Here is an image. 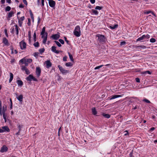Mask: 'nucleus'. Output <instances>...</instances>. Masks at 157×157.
<instances>
[{"label": "nucleus", "instance_id": "49530a36", "mask_svg": "<svg viewBox=\"0 0 157 157\" xmlns=\"http://www.w3.org/2000/svg\"><path fill=\"white\" fill-rule=\"evenodd\" d=\"M25 71L26 74L29 75L30 74V72L28 69H26Z\"/></svg>", "mask_w": 157, "mask_h": 157}, {"label": "nucleus", "instance_id": "c03bdc74", "mask_svg": "<svg viewBox=\"0 0 157 157\" xmlns=\"http://www.w3.org/2000/svg\"><path fill=\"white\" fill-rule=\"evenodd\" d=\"M104 66L103 65H101L100 66H97V67H96L95 68H94V69L95 70H97V69H99L102 66Z\"/></svg>", "mask_w": 157, "mask_h": 157}, {"label": "nucleus", "instance_id": "0eeeda50", "mask_svg": "<svg viewBox=\"0 0 157 157\" xmlns=\"http://www.w3.org/2000/svg\"><path fill=\"white\" fill-rule=\"evenodd\" d=\"M20 46L21 48L22 49H24L26 48V44L23 40L20 43Z\"/></svg>", "mask_w": 157, "mask_h": 157}, {"label": "nucleus", "instance_id": "3c124183", "mask_svg": "<svg viewBox=\"0 0 157 157\" xmlns=\"http://www.w3.org/2000/svg\"><path fill=\"white\" fill-rule=\"evenodd\" d=\"M27 69V68L25 66H22L21 67V69L22 71H25Z\"/></svg>", "mask_w": 157, "mask_h": 157}, {"label": "nucleus", "instance_id": "338daca9", "mask_svg": "<svg viewBox=\"0 0 157 157\" xmlns=\"http://www.w3.org/2000/svg\"><path fill=\"white\" fill-rule=\"evenodd\" d=\"M19 8H23L24 7V6L22 3H21L20 4L19 6Z\"/></svg>", "mask_w": 157, "mask_h": 157}, {"label": "nucleus", "instance_id": "412c9836", "mask_svg": "<svg viewBox=\"0 0 157 157\" xmlns=\"http://www.w3.org/2000/svg\"><path fill=\"white\" fill-rule=\"evenodd\" d=\"M103 117L107 118H109L110 117V115L109 114L103 113L102 114Z\"/></svg>", "mask_w": 157, "mask_h": 157}, {"label": "nucleus", "instance_id": "58836bf2", "mask_svg": "<svg viewBox=\"0 0 157 157\" xmlns=\"http://www.w3.org/2000/svg\"><path fill=\"white\" fill-rule=\"evenodd\" d=\"M33 39L35 42L36 41V34L35 32L33 34Z\"/></svg>", "mask_w": 157, "mask_h": 157}, {"label": "nucleus", "instance_id": "4c0bfd02", "mask_svg": "<svg viewBox=\"0 0 157 157\" xmlns=\"http://www.w3.org/2000/svg\"><path fill=\"white\" fill-rule=\"evenodd\" d=\"M102 7L97 6L95 7V9L96 10H101L102 9Z\"/></svg>", "mask_w": 157, "mask_h": 157}, {"label": "nucleus", "instance_id": "4d7b16f0", "mask_svg": "<svg viewBox=\"0 0 157 157\" xmlns=\"http://www.w3.org/2000/svg\"><path fill=\"white\" fill-rule=\"evenodd\" d=\"M7 30L6 29H5L4 30V32L5 33V35L7 37H8V35L7 33Z\"/></svg>", "mask_w": 157, "mask_h": 157}, {"label": "nucleus", "instance_id": "ea45409f", "mask_svg": "<svg viewBox=\"0 0 157 157\" xmlns=\"http://www.w3.org/2000/svg\"><path fill=\"white\" fill-rule=\"evenodd\" d=\"M17 126H18V128H19V132H20L21 130V128H22L23 127V125H21L18 124L17 125Z\"/></svg>", "mask_w": 157, "mask_h": 157}, {"label": "nucleus", "instance_id": "f8f14e48", "mask_svg": "<svg viewBox=\"0 0 157 157\" xmlns=\"http://www.w3.org/2000/svg\"><path fill=\"white\" fill-rule=\"evenodd\" d=\"M8 148L5 146H3L1 148L0 151L1 152L6 151L8 150Z\"/></svg>", "mask_w": 157, "mask_h": 157}, {"label": "nucleus", "instance_id": "f257e3e1", "mask_svg": "<svg viewBox=\"0 0 157 157\" xmlns=\"http://www.w3.org/2000/svg\"><path fill=\"white\" fill-rule=\"evenodd\" d=\"M80 28L79 25L76 26L74 31V35L76 37H79L81 35Z\"/></svg>", "mask_w": 157, "mask_h": 157}, {"label": "nucleus", "instance_id": "5fc2aeb1", "mask_svg": "<svg viewBox=\"0 0 157 157\" xmlns=\"http://www.w3.org/2000/svg\"><path fill=\"white\" fill-rule=\"evenodd\" d=\"M18 23H19V26H21L22 24V21H21L20 20H18Z\"/></svg>", "mask_w": 157, "mask_h": 157}, {"label": "nucleus", "instance_id": "f03ea898", "mask_svg": "<svg viewBox=\"0 0 157 157\" xmlns=\"http://www.w3.org/2000/svg\"><path fill=\"white\" fill-rule=\"evenodd\" d=\"M96 36L98 37V40L100 43H103L105 42V38L104 35L101 34H97Z\"/></svg>", "mask_w": 157, "mask_h": 157}, {"label": "nucleus", "instance_id": "7ed1b4c3", "mask_svg": "<svg viewBox=\"0 0 157 157\" xmlns=\"http://www.w3.org/2000/svg\"><path fill=\"white\" fill-rule=\"evenodd\" d=\"M2 101L1 100H0V114L1 116L2 115V113H5L6 111V106L4 105H3L2 107Z\"/></svg>", "mask_w": 157, "mask_h": 157}, {"label": "nucleus", "instance_id": "f3484780", "mask_svg": "<svg viewBox=\"0 0 157 157\" xmlns=\"http://www.w3.org/2000/svg\"><path fill=\"white\" fill-rule=\"evenodd\" d=\"M48 33L46 32L45 33V36H44V37L43 38H44L43 40V43L44 44H45L46 43L47 40V36H48Z\"/></svg>", "mask_w": 157, "mask_h": 157}, {"label": "nucleus", "instance_id": "79ce46f5", "mask_svg": "<svg viewBox=\"0 0 157 157\" xmlns=\"http://www.w3.org/2000/svg\"><path fill=\"white\" fill-rule=\"evenodd\" d=\"M126 42L125 41H123L121 42L120 45L121 46L124 45L126 44Z\"/></svg>", "mask_w": 157, "mask_h": 157}, {"label": "nucleus", "instance_id": "4be33fe9", "mask_svg": "<svg viewBox=\"0 0 157 157\" xmlns=\"http://www.w3.org/2000/svg\"><path fill=\"white\" fill-rule=\"evenodd\" d=\"M33 60L31 59L25 58V62L28 63H30L32 62Z\"/></svg>", "mask_w": 157, "mask_h": 157}, {"label": "nucleus", "instance_id": "7c9ffc66", "mask_svg": "<svg viewBox=\"0 0 157 157\" xmlns=\"http://www.w3.org/2000/svg\"><path fill=\"white\" fill-rule=\"evenodd\" d=\"M65 65L67 67H71L72 66L73 64L71 62H68L65 64Z\"/></svg>", "mask_w": 157, "mask_h": 157}, {"label": "nucleus", "instance_id": "09e8293b", "mask_svg": "<svg viewBox=\"0 0 157 157\" xmlns=\"http://www.w3.org/2000/svg\"><path fill=\"white\" fill-rule=\"evenodd\" d=\"M27 24L29 26H30L31 25V20L29 18L28 19V22L27 23Z\"/></svg>", "mask_w": 157, "mask_h": 157}, {"label": "nucleus", "instance_id": "4468645a", "mask_svg": "<svg viewBox=\"0 0 157 157\" xmlns=\"http://www.w3.org/2000/svg\"><path fill=\"white\" fill-rule=\"evenodd\" d=\"M46 28L45 27H44L42 29V31L41 32V35H42V38H43L44 35L45 34V31Z\"/></svg>", "mask_w": 157, "mask_h": 157}, {"label": "nucleus", "instance_id": "dca6fc26", "mask_svg": "<svg viewBox=\"0 0 157 157\" xmlns=\"http://www.w3.org/2000/svg\"><path fill=\"white\" fill-rule=\"evenodd\" d=\"M2 128L3 132L6 131L9 132L10 131V129L7 126H3L2 127Z\"/></svg>", "mask_w": 157, "mask_h": 157}, {"label": "nucleus", "instance_id": "864d4df0", "mask_svg": "<svg viewBox=\"0 0 157 157\" xmlns=\"http://www.w3.org/2000/svg\"><path fill=\"white\" fill-rule=\"evenodd\" d=\"M135 80H136V82H140V79L139 78H138V77L136 78H135Z\"/></svg>", "mask_w": 157, "mask_h": 157}, {"label": "nucleus", "instance_id": "774afa93", "mask_svg": "<svg viewBox=\"0 0 157 157\" xmlns=\"http://www.w3.org/2000/svg\"><path fill=\"white\" fill-rule=\"evenodd\" d=\"M44 0H41V5L42 6H44Z\"/></svg>", "mask_w": 157, "mask_h": 157}, {"label": "nucleus", "instance_id": "603ef678", "mask_svg": "<svg viewBox=\"0 0 157 157\" xmlns=\"http://www.w3.org/2000/svg\"><path fill=\"white\" fill-rule=\"evenodd\" d=\"M19 62L21 63H24L25 62V58H23L21 59L20 60Z\"/></svg>", "mask_w": 157, "mask_h": 157}, {"label": "nucleus", "instance_id": "f704fd0d", "mask_svg": "<svg viewBox=\"0 0 157 157\" xmlns=\"http://www.w3.org/2000/svg\"><path fill=\"white\" fill-rule=\"evenodd\" d=\"M55 42L56 43V44L59 47H60L61 46V44L59 43V42L57 41H55Z\"/></svg>", "mask_w": 157, "mask_h": 157}, {"label": "nucleus", "instance_id": "2f4dec72", "mask_svg": "<svg viewBox=\"0 0 157 157\" xmlns=\"http://www.w3.org/2000/svg\"><path fill=\"white\" fill-rule=\"evenodd\" d=\"M2 113L3 118L5 121V122H6V113Z\"/></svg>", "mask_w": 157, "mask_h": 157}, {"label": "nucleus", "instance_id": "b1692460", "mask_svg": "<svg viewBox=\"0 0 157 157\" xmlns=\"http://www.w3.org/2000/svg\"><path fill=\"white\" fill-rule=\"evenodd\" d=\"M92 111L93 114L95 115H96L97 114V111L95 108L94 107L92 108Z\"/></svg>", "mask_w": 157, "mask_h": 157}, {"label": "nucleus", "instance_id": "20e7f679", "mask_svg": "<svg viewBox=\"0 0 157 157\" xmlns=\"http://www.w3.org/2000/svg\"><path fill=\"white\" fill-rule=\"evenodd\" d=\"M150 37V36L147 34L146 35H144L141 37L138 38L136 40V42L140 41L143 40H147Z\"/></svg>", "mask_w": 157, "mask_h": 157}, {"label": "nucleus", "instance_id": "423d86ee", "mask_svg": "<svg viewBox=\"0 0 157 157\" xmlns=\"http://www.w3.org/2000/svg\"><path fill=\"white\" fill-rule=\"evenodd\" d=\"M41 72V70L39 67H37L36 68V73L37 77H39Z\"/></svg>", "mask_w": 157, "mask_h": 157}, {"label": "nucleus", "instance_id": "0e129e2a", "mask_svg": "<svg viewBox=\"0 0 157 157\" xmlns=\"http://www.w3.org/2000/svg\"><path fill=\"white\" fill-rule=\"evenodd\" d=\"M40 18L39 17H38V22H37V23H38V25H39L40 22Z\"/></svg>", "mask_w": 157, "mask_h": 157}, {"label": "nucleus", "instance_id": "de8ad7c7", "mask_svg": "<svg viewBox=\"0 0 157 157\" xmlns=\"http://www.w3.org/2000/svg\"><path fill=\"white\" fill-rule=\"evenodd\" d=\"M133 151H132L129 155V157H134L133 155Z\"/></svg>", "mask_w": 157, "mask_h": 157}, {"label": "nucleus", "instance_id": "37998d69", "mask_svg": "<svg viewBox=\"0 0 157 157\" xmlns=\"http://www.w3.org/2000/svg\"><path fill=\"white\" fill-rule=\"evenodd\" d=\"M59 41L62 44H64V42L62 39H59Z\"/></svg>", "mask_w": 157, "mask_h": 157}, {"label": "nucleus", "instance_id": "c756f323", "mask_svg": "<svg viewBox=\"0 0 157 157\" xmlns=\"http://www.w3.org/2000/svg\"><path fill=\"white\" fill-rule=\"evenodd\" d=\"M69 58L71 60L72 62L74 61V59L72 56L69 52L68 53Z\"/></svg>", "mask_w": 157, "mask_h": 157}, {"label": "nucleus", "instance_id": "6e6d98bb", "mask_svg": "<svg viewBox=\"0 0 157 157\" xmlns=\"http://www.w3.org/2000/svg\"><path fill=\"white\" fill-rule=\"evenodd\" d=\"M152 13V11H146L145 12H144V13L145 14H148L150 13Z\"/></svg>", "mask_w": 157, "mask_h": 157}, {"label": "nucleus", "instance_id": "680f3d73", "mask_svg": "<svg viewBox=\"0 0 157 157\" xmlns=\"http://www.w3.org/2000/svg\"><path fill=\"white\" fill-rule=\"evenodd\" d=\"M67 57L66 56L64 57L63 58V60L64 61H67Z\"/></svg>", "mask_w": 157, "mask_h": 157}, {"label": "nucleus", "instance_id": "052dcab7", "mask_svg": "<svg viewBox=\"0 0 157 157\" xmlns=\"http://www.w3.org/2000/svg\"><path fill=\"white\" fill-rule=\"evenodd\" d=\"M25 18V17L23 16V17H21L20 18V19H19L18 20H20L21 21H23L24 20Z\"/></svg>", "mask_w": 157, "mask_h": 157}, {"label": "nucleus", "instance_id": "473e14b6", "mask_svg": "<svg viewBox=\"0 0 157 157\" xmlns=\"http://www.w3.org/2000/svg\"><path fill=\"white\" fill-rule=\"evenodd\" d=\"M45 51V49L44 48H40L39 50V52L41 54L43 53Z\"/></svg>", "mask_w": 157, "mask_h": 157}, {"label": "nucleus", "instance_id": "72a5a7b5", "mask_svg": "<svg viewBox=\"0 0 157 157\" xmlns=\"http://www.w3.org/2000/svg\"><path fill=\"white\" fill-rule=\"evenodd\" d=\"M92 12L93 13H94L95 15H98V11L96 10H95L94 9H92Z\"/></svg>", "mask_w": 157, "mask_h": 157}, {"label": "nucleus", "instance_id": "a18cd8bd", "mask_svg": "<svg viewBox=\"0 0 157 157\" xmlns=\"http://www.w3.org/2000/svg\"><path fill=\"white\" fill-rule=\"evenodd\" d=\"M143 101H144L145 102H146L148 103H150V101L146 99H144L143 100Z\"/></svg>", "mask_w": 157, "mask_h": 157}, {"label": "nucleus", "instance_id": "5701e85b", "mask_svg": "<svg viewBox=\"0 0 157 157\" xmlns=\"http://www.w3.org/2000/svg\"><path fill=\"white\" fill-rule=\"evenodd\" d=\"M10 78L9 81V82L10 83L11 82L13 79V74L11 72L10 73Z\"/></svg>", "mask_w": 157, "mask_h": 157}, {"label": "nucleus", "instance_id": "cd10ccee", "mask_svg": "<svg viewBox=\"0 0 157 157\" xmlns=\"http://www.w3.org/2000/svg\"><path fill=\"white\" fill-rule=\"evenodd\" d=\"M118 27V25L117 24L113 26H110V28L112 29H114L117 28Z\"/></svg>", "mask_w": 157, "mask_h": 157}, {"label": "nucleus", "instance_id": "bf43d9fd", "mask_svg": "<svg viewBox=\"0 0 157 157\" xmlns=\"http://www.w3.org/2000/svg\"><path fill=\"white\" fill-rule=\"evenodd\" d=\"M140 48H141L143 49H145L146 48V47L144 45H140L139 46Z\"/></svg>", "mask_w": 157, "mask_h": 157}, {"label": "nucleus", "instance_id": "69168bd1", "mask_svg": "<svg viewBox=\"0 0 157 157\" xmlns=\"http://www.w3.org/2000/svg\"><path fill=\"white\" fill-rule=\"evenodd\" d=\"M61 128L60 127L59 129L58 132V136H60V130L61 129Z\"/></svg>", "mask_w": 157, "mask_h": 157}, {"label": "nucleus", "instance_id": "9d476101", "mask_svg": "<svg viewBox=\"0 0 157 157\" xmlns=\"http://www.w3.org/2000/svg\"><path fill=\"white\" fill-rule=\"evenodd\" d=\"M45 63L46 64V67L47 68H49L52 66V63L50 60H47L45 62Z\"/></svg>", "mask_w": 157, "mask_h": 157}, {"label": "nucleus", "instance_id": "6e6552de", "mask_svg": "<svg viewBox=\"0 0 157 157\" xmlns=\"http://www.w3.org/2000/svg\"><path fill=\"white\" fill-rule=\"evenodd\" d=\"M52 51L56 54H59L60 52H62V51H61L57 50H56V47L55 46H52L51 48Z\"/></svg>", "mask_w": 157, "mask_h": 157}, {"label": "nucleus", "instance_id": "c85d7f7f", "mask_svg": "<svg viewBox=\"0 0 157 157\" xmlns=\"http://www.w3.org/2000/svg\"><path fill=\"white\" fill-rule=\"evenodd\" d=\"M14 26L15 27V29L16 32V34L17 35H18L19 33V28L18 27L17 25H14Z\"/></svg>", "mask_w": 157, "mask_h": 157}, {"label": "nucleus", "instance_id": "9b49d317", "mask_svg": "<svg viewBox=\"0 0 157 157\" xmlns=\"http://www.w3.org/2000/svg\"><path fill=\"white\" fill-rule=\"evenodd\" d=\"M49 4L50 7H53L55 6L56 2L55 1L52 0L50 1H49Z\"/></svg>", "mask_w": 157, "mask_h": 157}, {"label": "nucleus", "instance_id": "ddd939ff", "mask_svg": "<svg viewBox=\"0 0 157 157\" xmlns=\"http://www.w3.org/2000/svg\"><path fill=\"white\" fill-rule=\"evenodd\" d=\"M2 42L5 44V45L7 46H9V43L8 41V40L7 39L5 38L4 37L3 39Z\"/></svg>", "mask_w": 157, "mask_h": 157}, {"label": "nucleus", "instance_id": "39448f33", "mask_svg": "<svg viewBox=\"0 0 157 157\" xmlns=\"http://www.w3.org/2000/svg\"><path fill=\"white\" fill-rule=\"evenodd\" d=\"M58 67L59 68V70L63 74H66L67 73L69 72V71L65 69L62 67L60 65H59L58 66Z\"/></svg>", "mask_w": 157, "mask_h": 157}, {"label": "nucleus", "instance_id": "2eb2a0df", "mask_svg": "<svg viewBox=\"0 0 157 157\" xmlns=\"http://www.w3.org/2000/svg\"><path fill=\"white\" fill-rule=\"evenodd\" d=\"M17 96L16 98L20 101H22L23 98V96L21 94L18 96L17 94L16 95Z\"/></svg>", "mask_w": 157, "mask_h": 157}, {"label": "nucleus", "instance_id": "e433bc0d", "mask_svg": "<svg viewBox=\"0 0 157 157\" xmlns=\"http://www.w3.org/2000/svg\"><path fill=\"white\" fill-rule=\"evenodd\" d=\"M33 45L35 47H38L39 46V43L38 42H37L33 44Z\"/></svg>", "mask_w": 157, "mask_h": 157}, {"label": "nucleus", "instance_id": "e2e57ef3", "mask_svg": "<svg viewBox=\"0 0 157 157\" xmlns=\"http://www.w3.org/2000/svg\"><path fill=\"white\" fill-rule=\"evenodd\" d=\"M11 30V32L12 33H14V28H11L10 29Z\"/></svg>", "mask_w": 157, "mask_h": 157}, {"label": "nucleus", "instance_id": "a878e982", "mask_svg": "<svg viewBox=\"0 0 157 157\" xmlns=\"http://www.w3.org/2000/svg\"><path fill=\"white\" fill-rule=\"evenodd\" d=\"M14 13L13 11H10V13H9L8 18H11L12 16V15L14 14Z\"/></svg>", "mask_w": 157, "mask_h": 157}, {"label": "nucleus", "instance_id": "bb28decb", "mask_svg": "<svg viewBox=\"0 0 157 157\" xmlns=\"http://www.w3.org/2000/svg\"><path fill=\"white\" fill-rule=\"evenodd\" d=\"M29 12L30 15L31 17V19H32L33 21H34L33 15L32 13V12L31 10H29Z\"/></svg>", "mask_w": 157, "mask_h": 157}, {"label": "nucleus", "instance_id": "6ab92c4d", "mask_svg": "<svg viewBox=\"0 0 157 157\" xmlns=\"http://www.w3.org/2000/svg\"><path fill=\"white\" fill-rule=\"evenodd\" d=\"M33 76L32 75H30L29 76L26 78V79L27 81H31L33 79Z\"/></svg>", "mask_w": 157, "mask_h": 157}, {"label": "nucleus", "instance_id": "393cba45", "mask_svg": "<svg viewBox=\"0 0 157 157\" xmlns=\"http://www.w3.org/2000/svg\"><path fill=\"white\" fill-rule=\"evenodd\" d=\"M141 74L143 75H145L146 74H148L149 75H151V72L149 71H142L141 72Z\"/></svg>", "mask_w": 157, "mask_h": 157}, {"label": "nucleus", "instance_id": "8fccbe9b", "mask_svg": "<svg viewBox=\"0 0 157 157\" xmlns=\"http://www.w3.org/2000/svg\"><path fill=\"white\" fill-rule=\"evenodd\" d=\"M64 38L65 40V41L67 42V44H69V40H67V38L66 37H64Z\"/></svg>", "mask_w": 157, "mask_h": 157}, {"label": "nucleus", "instance_id": "a211bd4d", "mask_svg": "<svg viewBox=\"0 0 157 157\" xmlns=\"http://www.w3.org/2000/svg\"><path fill=\"white\" fill-rule=\"evenodd\" d=\"M121 97V95H113L111 96V98H110L109 99L111 100Z\"/></svg>", "mask_w": 157, "mask_h": 157}, {"label": "nucleus", "instance_id": "aec40b11", "mask_svg": "<svg viewBox=\"0 0 157 157\" xmlns=\"http://www.w3.org/2000/svg\"><path fill=\"white\" fill-rule=\"evenodd\" d=\"M17 82L18 86H22L23 85V82L21 80H18L17 81Z\"/></svg>", "mask_w": 157, "mask_h": 157}, {"label": "nucleus", "instance_id": "c9c22d12", "mask_svg": "<svg viewBox=\"0 0 157 157\" xmlns=\"http://www.w3.org/2000/svg\"><path fill=\"white\" fill-rule=\"evenodd\" d=\"M11 10V7L9 6H7L6 7L5 11H9Z\"/></svg>", "mask_w": 157, "mask_h": 157}, {"label": "nucleus", "instance_id": "13d9d810", "mask_svg": "<svg viewBox=\"0 0 157 157\" xmlns=\"http://www.w3.org/2000/svg\"><path fill=\"white\" fill-rule=\"evenodd\" d=\"M38 54H39V53L37 52H35V53L34 54V56L35 57L37 58L38 57Z\"/></svg>", "mask_w": 157, "mask_h": 157}, {"label": "nucleus", "instance_id": "a19ab883", "mask_svg": "<svg viewBox=\"0 0 157 157\" xmlns=\"http://www.w3.org/2000/svg\"><path fill=\"white\" fill-rule=\"evenodd\" d=\"M156 41V40L155 39L151 38L150 39V42L151 43H154Z\"/></svg>", "mask_w": 157, "mask_h": 157}, {"label": "nucleus", "instance_id": "1a4fd4ad", "mask_svg": "<svg viewBox=\"0 0 157 157\" xmlns=\"http://www.w3.org/2000/svg\"><path fill=\"white\" fill-rule=\"evenodd\" d=\"M59 32L55 34H53L51 36V37L54 40H57L60 37L59 35Z\"/></svg>", "mask_w": 157, "mask_h": 157}]
</instances>
